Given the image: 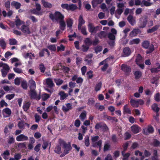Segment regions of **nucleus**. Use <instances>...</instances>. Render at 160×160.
I'll return each mask as SVG.
<instances>
[{
    "label": "nucleus",
    "instance_id": "f257e3e1",
    "mask_svg": "<svg viewBox=\"0 0 160 160\" xmlns=\"http://www.w3.org/2000/svg\"><path fill=\"white\" fill-rule=\"evenodd\" d=\"M49 17L53 21L59 20V28L62 31L65 29L66 23L64 20V16L61 12L56 11L54 14L51 13L49 14Z\"/></svg>",
    "mask_w": 160,
    "mask_h": 160
},
{
    "label": "nucleus",
    "instance_id": "f03ea898",
    "mask_svg": "<svg viewBox=\"0 0 160 160\" xmlns=\"http://www.w3.org/2000/svg\"><path fill=\"white\" fill-rule=\"evenodd\" d=\"M147 24L148 27H151L153 25L152 21H150L148 23V18L146 16H143L139 18L138 23V27L140 28H143L146 27Z\"/></svg>",
    "mask_w": 160,
    "mask_h": 160
},
{
    "label": "nucleus",
    "instance_id": "7ed1b4c3",
    "mask_svg": "<svg viewBox=\"0 0 160 160\" xmlns=\"http://www.w3.org/2000/svg\"><path fill=\"white\" fill-rule=\"evenodd\" d=\"M59 142L60 145H62L63 146V148L65 149L64 152L66 154H68L69 151L71 150L72 148L70 142L67 143L65 141L61 139H59Z\"/></svg>",
    "mask_w": 160,
    "mask_h": 160
},
{
    "label": "nucleus",
    "instance_id": "20e7f679",
    "mask_svg": "<svg viewBox=\"0 0 160 160\" xmlns=\"http://www.w3.org/2000/svg\"><path fill=\"white\" fill-rule=\"evenodd\" d=\"M96 130H98L101 128L103 132L107 131L108 130V128L106 124L104 123H97L95 127Z\"/></svg>",
    "mask_w": 160,
    "mask_h": 160
},
{
    "label": "nucleus",
    "instance_id": "39448f33",
    "mask_svg": "<svg viewBox=\"0 0 160 160\" xmlns=\"http://www.w3.org/2000/svg\"><path fill=\"white\" fill-rule=\"evenodd\" d=\"M88 30L91 33H96L99 30L98 26L94 27L92 23H89L88 25Z\"/></svg>",
    "mask_w": 160,
    "mask_h": 160
},
{
    "label": "nucleus",
    "instance_id": "423d86ee",
    "mask_svg": "<svg viewBox=\"0 0 160 160\" xmlns=\"http://www.w3.org/2000/svg\"><path fill=\"white\" fill-rule=\"evenodd\" d=\"M30 96L31 98L35 99L37 100H39L41 98L40 95L37 96V93L34 90H30Z\"/></svg>",
    "mask_w": 160,
    "mask_h": 160
},
{
    "label": "nucleus",
    "instance_id": "0eeeda50",
    "mask_svg": "<svg viewBox=\"0 0 160 160\" xmlns=\"http://www.w3.org/2000/svg\"><path fill=\"white\" fill-rule=\"evenodd\" d=\"M16 140L18 142L26 141L28 140V136L24 134H21L16 137Z\"/></svg>",
    "mask_w": 160,
    "mask_h": 160
},
{
    "label": "nucleus",
    "instance_id": "6e6552de",
    "mask_svg": "<svg viewBox=\"0 0 160 160\" xmlns=\"http://www.w3.org/2000/svg\"><path fill=\"white\" fill-rule=\"evenodd\" d=\"M121 70L126 74H128L131 72V68L130 66L125 64H122L121 67Z\"/></svg>",
    "mask_w": 160,
    "mask_h": 160
},
{
    "label": "nucleus",
    "instance_id": "1a4fd4ad",
    "mask_svg": "<svg viewBox=\"0 0 160 160\" xmlns=\"http://www.w3.org/2000/svg\"><path fill=\"white\" fill-rule=\"evenodd\" d=\"M130 48L128 47L124 48L123 50V56L124 57H128L131 53Z\"/></svg>",
    "mask_w": 160,
    "mask_h": 160
},
{
    "label": "nucleus",
    "instance_id": "9d476101",
    "mask_svg": "<svg viewBox=\"0 0 160 160\" xmlns=\"http://www.w3.org/2000/svg\"><path fill=\"white\" fill-rule=\"evenodd\" d=\"M143 133L145 135H147L148 133H152L154 132V129L153 127L151 125H148L147 129H143Z\"/></svg>",
    "mask_w": 160,
    "mask_h": 160
},
{
    "label": "nucleus",
    "instance_id": "9b49d317",
    "mask_svg": "<svg viewBox=\"0 0 160 160\" xmlns=\"http://www.w3.org/2000/svg\"><path fill=\"white\" fill-rule=\"evenodd\" d=\"M21 29L22 31L25 34H29L31 33V32L28 26H26L24 24L21 27Z\"/></svg>",
    "mask_w": 160,
    "mask_h": 160
},
{
    "label": "nucleus",
    "instance_id": "f8f14e48",
    "mask_svg": "<svg viewBox=\"0 0 160 160\" xmlns=\"http://www.w3.org/2000/svg\"><path fill=\"white\" fill-rule=\"evenodd\" d=\"M131 129L132 132L134 134H137L140 132L141 128L138 125H133L131 127Z\"/></svg>",
    "mask_w": 160,
    "mask_h": 160
},
{
    "label": "nucleus",
    "instance_id": "ddd939ff",
    "mask_svg": "<svg viewBox=\"0 0 160 160\" xmlns=\"http://www.w3.org/2000/svg\"><path fill=\"white\" fill-rule=\"evenodd\" d=\"M41 3L45 8L50 9L52 7V5L51 3L46 1L45 0H42Z\"/></svg>",
    "mask_w": 160,
    "mask_h": 160
},
{
    "label": "nucleus",
    "instance_id": "4468645a",
    "mask_svg": "<svg viewBox=\"0 0 160 160\" xmlns=\"http://www.w3.org/2000/svg\"><path fill=\"white\" fill-rule=\"evenodd\" d=\"M85 23V20L83 18V17L82 15H80L78 19V29L80 30L81 29L82 25Z\"/></svg>",
    "mask_w": 160,
    "mask_h": 160
},
{
    "label": "nucleus",
    "instance_id": "2eb2a0df",
    "mask_svg": "<svg viewBox=\"0 0 160 160\" xmlns=\"http://www.w3.org/2000/svg\"><path fill=\"white\" fill-rule=\"evenodd\" d=\"M141 31L139 29H134L130 33V36L133 37L136 36L138 33H141Z\"/></svg>",
    "mask_w": 160,
    "mask_h": 160
},
{
    "label": "nucleus",
    "instance_id": "dca6fc26",
    "mask_svg": "<svg viewBox=\"0 0 160 160\" xmlns=\"http://www.w3.org/2000/svg\"><path fill=\"white\" fill-rule=\"evenodd\" d=\"M98 36L102 39L103 38H105L107 37L108 34L107 32L104 31H101L97 33Z\"/></svg>",
    "mask_w": 160,
    "mask_h": 160
},
{
    "label": "nucleus",
    "instance_id": "f3484780",
    "mask_svg": "<svg viewBox=\"0 0 160 160\" xmlns=\"http://www.w3.org/2000/svg\"><path fill=\"white\" fill-rule=\"evenodd\" d=\"M127 19L132 26H133L136 23L135 20L133 19V16L131 15H129L128 16Z\"/></svg>",
    "mask_w": 160,
    "mask_h": 160
},
{
    "label": "nucleus",
    "instance_id": "a211bd4d",
    "mask_svg": "<svg viewBox=\"0 0 160 160\" xmlns=\"http://www.w3.org/2000/svg\"><path fill=\"white\" fill-rule=\"evenodd\" d=\"M72 108L71 104L70 103H68L66 104V107L64 106H62V110L64 112H67L69 110L72 109Z\"/></svg>",
    "mask_w": 160,
    "mask_h": 160
},
{
    "label": "nucleus",
    "instance_id": "6ab92c4d",
    "mask_svg": "<svg viewBox=\"0 0 160 160\" xmlns=\"http://www.w3.org/2000/svg\"><path fill=\"white\" fill-rule=\"evenodd\" d=\"M134 75L135 76V78L136 80H138L141 77L142 73L140 71H136L134 72Z\"/></svg>",
    "mask_w": 160,
    "mask_h": 160
},
{
    "label": "nucleus",
    "instance_id": "aec40b11",
    "mask_svg": "<svg viewBox=\"0 0 160 160\" xmlns=\"http://www.w3.org/2000/svg\"><path fill=\"white\" fill-rule=\"evenodd\" d=\"M11 5L14 7L16 9H18L20 8L21 5L19 2L16 1H13L11 2Z\"/></svg>",
    "mask_w": 160,
    "mask_h": 160
},
{
    "label": "nucleus",
    "instance_id": "412c9836",
    "mask_svg": "<svg viewBox=\"0 0 160 160\" xmlns=\"http://www.w3.org/2000/svg\"><path fill=\"white\" fill-rule=\"evenodd\" d=\"M156 64L157 66V67L152 68L151 69V71L152 73H157L160 71V64L157 63Z\"/></svg>",
    "mask_w": 160,
    "mask_h": 160
},
{
    "label": "nucleus",
    "instance_id": "4be33fe9",
    "mask_svg": "<svg viewBox=\"0 0 160 160\" xmlns=\"http://www.w3.org/2000/svg\"><path fill=\"white\" fill-rule=\"evenodd\" d=\"M30 11L31 13L37 15L41 16L42 15L43 12H42L38 11L35 8H33L30 10Z\"/></svg>",
    "mask_w": 160,
    "mask_h": 160
},
{
    "label": "nucleus",
    "instance_id": "5701e85b",
    "mask_svg": "<svg viewBox=\"0 0 160 160\" xmlns=\"http://www.w3.org/2000/svg\"><path fill=\"white\" fill-rule=\"evenodd\" d=\"M123 113L124 114H131V111L130 109L128 107L127 104L125 105L123 108Z\"/></svg>",
    "mask_w": 160,
    "mask_h": 160
},
{
    "label": "nucleus",
    "instance_id": "b1692460",
    "mask_svg": "<svg viewBox=\"0 0 160 160\" xmlns=\"http://www.w3.org/2000/svg\"><path fill=\"white\" fill-rule=\"evenodd\" d=\"M130 102L132 107L136 108H138V102L137 100L131 98L130 99Z\"/></svg>",
    "mask_w": 160,
    "mask_h": 160
},
{
    "label": "nucleus",
    "instance_id": "393cba45",
    "mask_svg": "<svg viewBox=\"0 0 160 160\" xmlns=\"http://www.w3.org/2000/svg\"><path fill=\"white\" fill-rule=\"evenodd\" d=\"M103 0H92V4L93 8L96 7L98 4L101 3Z\"/></svg>",
    "mask_w": 160,
    "mask_h": 160
},
{
    "label": "nucleus",
    "instance_id": "a878e982",
    "mask_svg": "<svg viewBox=\"0 0 160 160\" xmlns=\"http://www.w3.org/2000/svg\"><path fill=\"white\" fill-rule=\"evenodd\" d=\"M46 82L48 87L52 88L54 86V84L52 80L50 78H48L46 79Z\"/></svg>",
    "mask_w": 160,
    "mask_h": 160
},
{
    "label": "nucleus",
    "instance_id": "bb28decb",
    "mask_svg": "<svg viewBox=\"0 0 160 160\" xmlns=\"http://www.w3.org/2000/svg\"><path fill=\"white\" fill-rule=\"evenodd\" d=\"M159 26L158 25H156L151 29H149L147 30V32L148 33H152L156 31L158 28Z\"/></svg>",
    "mask_w": 160,
    "mask_h": 160
},
{
    "label": "nucleus",
    "instance_id": "cd10ccee",
    "mask_svg": "<svg viewBox=\"0 0 160 160\" xmlns=\"http://www.w3.org/2000/svg\"><path fill=\"white\" fill-rule=\"evenodd\" d=\"M137 64L141 63L142 62V58L140 54H138L135 60Z\"/></svg>",
    "mask_w": 160,
    "mask_h": 160
},
{
    "label": "nucleus",
    "instance_id": "c85d7f7f",
    "mask_svg": "<svg viewBox=\"0 0 160 160\" xmlns=\"http://www.w3.org/2000/svg\"><path fill=\"white\" fill-rule=\"evenodd\" d=\"M152 4V3L146 1L145 0H143L141 4V6L142 7H143L144 6L148 7L151 6Z\"/></svg>",
    "mask_w": 160,
    "mask_h": 160
},
{
    "label": "nucleus",
    "instance_id": "c756f323",
    "mask_svg": "<svg viewBox=\"0 0 160 160\" xmlns=\"http://www.w3.org/2000/svg\"><path fill=\"white\" fill-rule=\"evenodd\" d=\"M152 108L153 111L156 112V113L158 112L160 110L158 106V104L156 103L152 105Z\"/></svg>",
    "mask_w": 160,
    "mask_h": 160
},
{
    "label": "nucleus",
    "instance_id": "7c9ffc66",
    "mask_svg": "<svg viewBox=\"0 0 160 160\" xmlns=\"http://www.w3.org/2000/svg\"><path fill=\"white\" fill-rule=\"evenodd\" d=\"M111 147L110 144L108 142H106L104 146L103 147V151L106 152L110 150Z\"/></svg>",
    "mask_w": 160,
    "mask_h": 160
},
{
    "label": "nucleus",
    "instance_id": "2f4dec72",
    "mask_svg": "<svg viewBox=\"0 0 160 160\" xmlns=\"http://www.w3.org/2000/svg\"><path fill=\"white\" fill-rule=\"evenodd\" d=\"M78 8V7L75 4H71L69 5L68 11H73Z\"/></svg>",
    "mask_w": 160,
    "mask_h": 160
},
{
    "label": "nucleus",
    "instance_id": "473e14b6",
    "mask_svg": "<svg viewBox=\"0 0 160 160\" xmlns=\"http://www.w3.org/2000/svg\"><path fill=\"white\" fill-rule=\"evenodd\" d=\"M150 43L148 41H143L142 43V47L148 49L150 46Z\"/></svg>",
    "mask_w": 160,
    "mask_h": 160
},
{
    "label": "nucleus",
    "instance_id": "72a5a7b5",
    "mask_svg": "<svg viewBox=\"0 0 160 160\" xmlns=\"http://www.w3.org/2000/svg\"><path fill=\"white\" fill-rule=\"evenodd\" d=\"M31 104L29 102H28L24 104L23 106V108L24 111H28L30 106Z\"/></svg>",
    "mask_w": 160,
    "mask_h": 160
},
{
    "label": "nucleus",
    "instance_id": "f704fd0d",
    "mask_svg": "<svg viewBox=\"0 0 160 160\" xmlns=\"http://www.w3.org/2000/svg\"><path fill=\"white\" fill-rule=\"evenodd\" d=\"M102 141L101 140H100L97 142L93 143L92 146L93 147H98L100 148L102 147Z\"/></svg>",
    "mask_w": 160,
    "mask_h": 160
},
{
    "label": "nucleus",
    "instance_id": "c9c22d12",
    "mask_svg": "<svg viewBox=\"0 0 160 160\" xmlns=\"http://www.w3.org/2000/svg\"><path fill=\"white\" fill-rule=\"evenodd\" d=\"M0 46L3 49H5L6 47V43L4 39H0Z\"/></svg>",
    "mask_w": 160,
    "mask_h": 160
},
{
    "label": "nucleus",
    "instance_id": "e433bc0d",
    "mask_svg": "<svg viewBox=\"0 0 160 160\" xmlns=\"http://www.w3.org/2000/svg\"><path fill=\"white\" fill-rule=\"evenodd\" d=\"M60 146V145H57L54 149V152L58 154L62 152Z\"/></svg>",
    "mask_w": 160,
    "mask_h": 160
},
{
    "label": "nucleus",
    "instance_id": "4c0bfd02",
    "mask_svg": "<svg viewBox=\"0 0 160 160\" xmlns=\"http://www.w3.org/2000/svg\"><path fill=\"white\" fill-rule=\"evenodd\" d=\"M148 49L146 51L147 54L150 53L152 52L154 50V46L152 44L149 46V48H148Z\"/></svg>",
    "mask_w": 160,
    "mask_h": 160
},
{
    "label": "nucleus",
    "instance_id": "58836bf2",
    "mask_svg": "<svg viewBox=\"0 0 160 160\" xmlns=\"http://www.w3.org/2000/svg\"><path fill=\"white\" fill-rule=\"evenodd\" d=\"M102 86V83L101 82H99L95 86V90L96 92L100 90Z\"/></svg>",
    "mask_w": 160,
    "mask_h": 160
},
{
    "label": "nucleus",
    "instance_id": "ea45409f",
    "mask_svg": "<svg viewBox=\"0 0 160 160\" xmlns=\"http://www.w3.org/2000/svg\"><path fill=\"white\" fill-rule=\"evenodd\" d=\"M2 113L3 114L5 113L9 116L11 114L12 112L11 110L8 108H6L3 110Z\"/></svg>",
    "mask_w": 160,
    "mask_h": 160
},
{
    "label": "nucleus",
    "instance_id": "a19ab883",
    "mask_svg": "<svg viewBox=\"0 0 160 160\" xmlns=\"http://www.w3.org/2000/svg\"><path fill=\"white\" fill-rule=\"evenodd\" d=\"M95 52L97 54L101 52L102 50V47L100 46H98L94 48Z\"/></svg>",
    "mask_w": 160,
    "mask_h": 160
},
{
    "label": "nucleus",
    "instance_id": "79ce46f5",
    "mask_svg": "<svg viewBox=\"0 0 160 160\" xmlns=\"http://www.w3.org/2000/svg\"><path fill=\"white\" fill-rule=\"evenodd\" d=\"M54 81L56 83V84L58 86L61 85L63 82V80L56 78L54 79Z\"/></svg>",
    "mask_w": 160,
    "mask_h": 160
},
{
    "label": "nucleus",
    "instance_id": "37998d69",
    "mask_svg": "<svg viewBox=\"0 0 160 160\" xmlns=\"http://www.w3.org/2000/svg\"><path fill=\"white\" fill-rule=\"evenodd\" d=\"M92 41L88 38H86L84 40V42L85 44L89 46L92 44Z\"/></svg>",
    "mask_w": 160,
    "mask_h": 160
},
{
    "label": "nucleus",
    "instance_id": "c03bdc74",
    "mask_svg": "<svg viewBox=\"0 0 160 160\" xmlns=\"http://www.w3.org/2000/svg\"><path fill=\"white\" fill-rule=\"evenodd\" d=\"M84 139L85 145L86 147H88L90 145L89 137L88 135H86Z\"/></svg>",
    "mask_w": 160,
    "mask_h": 160
},
{
    "label": "nucleus",
    "instance_id": "a18cd8bd",
    "mask_svg": "<svg viewBox=\"0 0 160 160\" xmlns=\"http://www.w3.org/2000/svg\"><path fill=\"white\" fill-rule=\"evenodd\" d=\"M105 117L109 120H112L113 121H115L117 122L118 121V120L115 117H111L106 115L105 116Z\"/></svg>",
    "mask_w": 160,
    "mask_h": 160
},
{
    "label": "nucleus",
    "instance_id": "49530a36",
    "mask_svg": "<svg viewBox=\"0 0 160 160\" xmlns=\"http://www.w3.org/2000/svg\"><path fill=\"white\" fill-rule=\"evenodd\" d=\"M86 117V112L85 111H84L82 112L80 114L79 117L80 119L82 120L83 121L84 120Z\"/></svg>",
    "mask_w": 160,
    "mask_h": 160
},
{
    "label": "nucleus",
    "instance_id": "de8ad7c7",
    "mask_svg": "<svg viewBox=\"0 0 160 160\" xmlns=\"http://www.w3.org/2000/svg\"><path fill=\"white\" fill-rule=\"evenodd\" d=\"M67 27L72 28L73 23V20L71 19H69L67 21Z\"/></svg>",
    "mask_w": 160,
    "mask_h": 160
},
{
    "label": "nucleus",
    "instance_id": "09e8293b",
    "mask_svg": "<svg viewBox=\"0 0 160 160\" xmlns=\"http://www.w3.org/2000/svg\"><path fill=\"white\" fill-rule=\"evenodd\" d=\"M16 25L17 26H20L21 24H24L23 21H21L20 19H17L15 21Z\"/></svg>",
    "mask_w": 160,
    "mask_h": 160
},
{
    "label": "nucleus",
    "instance_id": "8fccbe9b",
    "mask_svg": "<svg viewBox=\"0 0 160 160\" xmlns=\"http://www.w3.org/2000/svg\"><path fill=\"white\" fill-rule=\"evenodd\" d=\"M36 88V85L35 82L32 80L30 83V90H35Z\"/></svg>",
    "mask_w": 160,
    "mask_h": 160
},
{
    "label": "nucleus",
    "instance_id": "3c124183",
    "mask_svg": "<svg viewBox=\"0 0 160 160\" xmlns=\"http://www.w3.org/2000/svg\"><path fill=\"white\" fill-rule=\"evenodd\" d=\"M87 104L89 106H91L94 104L95 102L94 99L93 98H89L88 100Z\"/></svg>",
    "mask_w": 160,
    "mask_h": 160
},
{
    "label": "nucleus",
    "instance_id": "603ef678",
    "mask_svg": "<svg viewBox=\"0 0 160 160\" xmlns=\"http://www.w3.org/2000/svg\"><path fill=\"white\" fill-rule=\"evenodd\" d=\"M62 70L65 73L68 74L70 70V69L69 68L65 67L64 66H62Z\"/></svg>",
    "mask_w": 160,
    "mask_h": 160
},
{
    "label": "nucleus",
    "instance_id": "864d4df0",
    "mask_svg": "<svg viewBox=\"0 0 160 160\" xmlns=\"http://www.w3.org/2000/svg\"><path fill=\"white\" fill-rule=\"evenodd\" d=\"M140 39L139 38H136L133 39L130 42V43L131 44H138L140 42Z\"/></svg>",
    "mask_w": 160,
    "mask_h": 160
},
{
    "label": "nucleus",
    "instance_id": "5fc2aeb1",
    "mask_svg": "<svg viewBox=\"0 0 160 160\" xmlns=\"http://www.w3.org/2000/svg\"><path fill=\"white\" fill-rule=\"evenodd\" d=\"M25 123L22 121L18 122V126L19 129H23L24 128Z\"/></svg>",
    "mask_w": 160,
    "mask_h": 160
},
{
    "label": "nucleus",
    "instance_id": "6e6d98bb",
    "mask_svg": "<svg viewBox=\"0 0 160 160\" xmlns=\"http://www.w3.org/2000/svg\"><path fill=\"white\" fill-rule=\"evenodd\" d=\"M39 68L41 72L44 73L45 72L46 68L43 63L40 64L39 65Z\"/></svg>",
    "mask_w": 160,
    "mask_h": 160
},
{
    "label": "nucleus",
    "instance_id": "4d7b16f0",
    "mask_svg": "<svg viewBox=\"0 0 160 160\" xmlns=\"http://www.w3.org/2000/svg\"><path fill=\"white\" fill-rule=\"evenodd\" d=\"M9 41V43L11 45H16L17 43V41L14 38L10 39Z\"/></svg>",
    "mask_w": 160,
    "mask_h": 160
},
{
    "label": "nucleus",
    "instance_id": "13d9d810",
    "mask_svg": "<svg viewBox=\"0 0 160 160\" xmlns=\"http://www.w3.org/2000/svg\"><path fill=\"white\" fill-rule=\"evenodd\" d=\"M152 145L154 147H157L160 145V142L156 139H155L152 142Z\"/></svg>",
    "mask_w": 160,
    "mask_h": 160
},
{
    "label": "nucleus",
    "instance_id": "bf43d9fd",
    "mask_svg": "<svg viewBox=\"0 0 160 160\" xmlns=\"http://www.w3.org/2000/svg\"><path fill=\"white\" fill-rule=\"evenodd\" d=\"M108 37L110 40H115V36L111 33H109L108 34Z\"/></svg>",
    "mask_w": 160,
    "mask_h": 160
},
{
    "label": "nucleus",
    "instance_id": "052dcab7",
    "mask_svg": "<svg viewBox=\"0 0 160 160\" xmlns=\"http://www.w3.org/2000/svg\"><path fill=\"white\" fill-rule=\"evenodd\" d=\"M89 48V46L86 45H83L82 47V50L84 52H87Z\"/></svg>",
    "mask_w": 160,
    "mask_h": 160
},
{
    "label": "nucleus",
    "instance_id": "680f3d73",
    "mask_svg": "<svg viewBox=\"0 0 160 160\" xmlns=\"http://www.w3.org/2000/svg\"><path fill=\"white\" fill-rule=\"evenodd\" d=\"M7 141L9 144H12L15 141L14 138L12 136H9V139Z\"/></svg>",
    "mask_w": 160,
    "mask_h": 160
},
{
    "label": "nucleus",
    "instance_id": "e2e57ef3",
    "mask_svg": "<svg viewBox=\"0 0 160 160\" xmlns=\"http://www.w3.org/2000/svg\"><path fill=\"white\" fill-rule=\"evenodd\" d=\"M81 30L82 33L84 35H87L88 34L87 32L86 31V28L85 27H81Z\"/></svg>",
    "mask_w": 160,
    "mask_h": 160
},
{
    "label": "nucleus",
    "instance_id": "0e129e2a",
    "mask_svg": "<svg viewBox=\"0 0 160 160\" xmlns=\"http://www.w3.org/2000/svg\"><path fill=\"white\" fill-rule=\"evenodd\" d=\"M154 98L155 100L158 102L160 101V94L159 92L157 93L154 95Z\"/></svg>",
    "mask_w": 160,
    "mask_h": 160
},
{
    "label": "nucleus",
    "instance_id": "69168bd1",
    "mask_svg": "<svg viewBox=\"0 0 160 160\" xmlns=\"http://www.w3.org/2000/svg\"><path fill=\"white\" fill-rule=\"evenodd\" d=\"M131 137V135L128 132H126L124 134L125 140H128Z\"/></svg>",
    "mask_w": 160,
    "mask_h": 160
},
{
    "label": "nucleus",
    "instance_id": "338daca9",
    "mask_svg": "<svg viewBox=\"0 0 160 160\" xmlns=\"http://www.w3.org/2000/svg\"><path fill=\"white\" fill-rule=\"evenodd\" d=\"M99 42V41L98 38L95 37V40L94 41H92V44L94 46L97 45Z\"/></svg>",
    "mask_w": 160,
    "mask_h": 160
},
{
    "label": "nucleus",
    "instance_id": "774afa93",
    "mask_svg": "<svg viewBox=\"0 0 160 160\" xmlns=\"http://www.w3.org/2000/svg\"><path fill=\"white\" fill-rule=\"evenodd\" d=\"M22 156L21 154L19 153H16L14 155V158L16 160H19L21 158Z\"/></svg>",
    "mask_w": 160,
    "mask_h": 160
}]
</instances>
